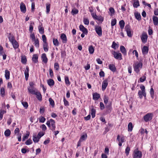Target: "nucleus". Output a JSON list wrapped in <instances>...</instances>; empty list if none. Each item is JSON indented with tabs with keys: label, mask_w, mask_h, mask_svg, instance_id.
Instances as JSON below:
<instances>
[{
	"label": "nucleus",
	"mask_w": 158,
	"mask_h": 158,
	"mask_svg": "<svg viewBox=\"0 0 158 158\" xmlns=\"http://www.w3.org/2000/svg\"><path fill=\"white\" fill-rule=\"evenodd\" d=\"M10 134L11 131L9 129L6 130L4 132V135L5 136L7 137L9 136L10 135Z\"/></svg>",
	"instance_id": "obj_31"
},
{
	"label": "nucleus",
	"mask_w": 158,
	"mask_h": 158,
	"mask_svg": "<svg viewBox=\"0 0 158 158\" xmlns=\"http://www.w3.org/2000/svg\"><path fill=\"white\" fill-rule=\"evenodd\" d=\"M29 135V133H27L26 135H25L23 138L22 139V141H25V139H27L28 138Z\"/></svg>",
	"instance_id": "obj_55"
},
{
	"label": "nucleus",
	"mask_w": 158,
	"mask_h": 158,
	"mask_svg": "<svg viewBox=\"0 0 158 158\" xmlns=\"http://www.w3.org/2000/svg\"><path fill=\"white\" fill-rule=\"evenodd\" d=\"M32 143V141L31 139H29L28 140L26 141L25 142V143L27 145H29Z\"/></svg>",
	"instance_id": "obj_46"
},
{
	"label": "nucleus",
	"mask_w": 158,
	"mask_h": 158,
	"mask_svg": "<svg viewBox=\"0 0 158 158\" xmlns=\"http://www.w3.org/2000/svg\"><path fill=\"white\" fill-rule=\"evenodd\" d=\"M46 124L52 131H54L55 130L56 126L55 125V122L54 120L52 119H50L49 120L47 121Z\"/></svg>",
	"instance_id": "obj_1"
},
{
	"label": "nucleus",
	"mask_w": 158,
	"mask_h": 158,
	"mask_svg": "<svg viewBox=\"0 0 158 158\" xmlns=\"http://www.w3.org/2000/svg\"><path fill=\"white\" fill-rule=\"evenodd\" d=\"M148 36L146 34L143 33L142 36L141 37V40L143 43H145L147 42Z\"/></svg>",
	"instance_id": "obj_8"
},
{
	"label": "nucleus",
	"mask_w": 158,
	"mask_h": 158,
	"mask_svg": "<svg viewBox=\"0 0 158 158\" xmlns=\"http://www.w3.org/2000/svg\"><path fill=\"white\" fill-rule=\"evenodd\" d=\"M5 77L6 80H8L10 78V72L8 70L6 69L5 71Z\"/></svg>",
	"instance_id": "obj_29"
},
{
	"label": "nucleus",
	"mask_w": 158,
	"mask_h": 158,
	"mask_svg": "<svg viewBox=\"0 0 158 158\" xmlns=\"http://www.w3.org/2000/svg\"><path fill=\"white\" fill-rule=\"evenodd\" d=\"M22 104L26 109H27L28 107V105L27 103L26 102H22Z\"/></svg>",
	"instance_id": "obj_45"
},
{
	"label": "nucleus",
	"mask_w": 158,
	"mask_h": 158,
	"mask_svg": "<svg viewBox=\"0 0 158 158\" xmlns=\"http://www.w3.org/2000/svg\"><path fill=\"white\" fill-rule=\"evenodd\" d=\"M28 90L29 93L34 94H35L36 93V91H37L35 89H34L33 88H28Z\"/></svg>",
	"instance_id": "obj_19"
},
{
	"label": "nucleus",
	"mask_w": 158,
	"mask_h": 158,
	"mask_svg": "<svg viewBox=\"0 0 158 158\" xmlns=\"http://www.w3.org/2000/svg\"><path fill=\"white\" fill-rule=\"evenodd\" d=\"M138 95L140 99H141L143 98V96L145 98L146 97V92L139 90L138 93Z\"/></svg>",
	"instance_id": "obj_12"
},
{
	"label": "nucleus",
	"mask_w": 158,
	"mask_h": 158,
	"mask_svg": "<svg viewBox=\"0 0 158 158\" xmlns=\"http://www.w3.org/2000/svg\"><path fill=\"white\" fill-rule=\"evenodd\" d=\"M60 38L61 39L63 40V43H66L67 41V37L66 35L62 33L61 34Z\"/></svg>",
	"instance_id": "obj_16"
},
{
	"label": "nucleus",
	"mask_w": 158,
	"mask_h": 158,
	"mask_svg": "<svg viewBox=\"0 0 158 158\" xmlns=\"http://www.w3.org/2000/svg\"><path fill=\"white\" fill-rule=\"evenodd\" d=\"M109 100L108 97L106 95H105L104 97L103 100L105 104H107Z\"/></svg>",
	"instance_id": "obj_41"
},
{
	"label": "nucleus",
	"mask_w": 158,
	"mask_h": 158,
	"mask_svg": "<svg viewBox=\"0 0 158 158\" xmlns=\"http://www.w3.org/2000/svg\"><path fill=\"white\" fill-rule=\"evenodd\" d=\"M46 13L48 14L49 13L50 11V4L49 3H47L46 4Z\"/></svg>",
	"instance_id": "obj_36"
},
{
	"label": "nucleus",
	"mask_w": 158,
	"mask_h": 158,
	"mask_svg": "<svg viewBox=\"0 0 158 158\" xmlns=\"http://www.w3.org/2000/svg\"><path fill=\"white\" fill-rule=\"evenodd\" d=\"M100 97V95L97 93H94L93 94V99L95 100H98Z\"/></svg>",
	"instance_id": "obj_18"
},
{
	"label": "nucleus",
	"mask_w": 158,
	"mask_h": 158,
	"mask_svg": "<svg viewBox=\"0 0 158 158\" xmlns=\"http://www.w3.org/2000/svg\"><path fill=\"white\" fill-rule=\"evenodd\" d=\"M114 57L116 59H119L121 60L122 59V54L120 52H118L114 51L113 53Z\"/></svg>",
	"instance_id": "obj_6"
},
{
	"label": "nucleus",
	"mask_w": 158,
	"mask_h": 158,
	"mask_svg": "<svg viewBox=\"0 0 158 158\" xmlns=\"http://www.w3.org/2000/svg\"><path fill=\"white\" fill-rule=\"evenodd\" d=\"M8 38L9 41L11 43L15 40V39L14 37L13 36H10L8 37Z\"/></svg>",
	"instance_id": "obj_48"
},
{
	"label": "nucleus",
	"mask_w": 158,
	"mask_h": 158,
	"mask_svg": "<svg viewBox=\"0 0 158 158\" xmlns=\"http://www.w3.org/2000/svg\"><path fill=\"white\" fill-rule=\"evenodd\" d=\"M61 57L63 58L65 56H66V53L65 51H61Z\"/></svg>",
	"instance_id": "obj_59"
},
{
	"label": "nucleus",
	"mask_w": 158,
	"mask_h": 158,
	"mask_svg": "<svg viewBox=\"0 0 158 158\" xmlns=\"http://www.w3.org/2000/svg\"><path fill=\"white\" fill-rule=\"evenodd\" d=\"M39 121L40 122L43 123L46 120L45 118L43 116H41L39 118Z\"/></svg>",
	"instance_id": "obj_47"
},
{
	"label": "nucleus",
	"mask_w": 158,
	"mask_h": 158,
	"mask_svg": "<svg viewBox=\"0 0 158 158\" xmlns=\"http://www.w3.org/2000/svg\"><path fill=\"white\" fill-rule=\"evenodd\" d=\"M91 113L92 117L93 118L95 117V116L96 110L94 108H92L91 110Z\"/></svg>",
	"instance_id": "obj_33"
},
{
	"label": "nucleus",
	"mask_w": 158,
	"mask_h": 158,
	"mask_svg": "<svg viewBox=\"0 0 158 158\" xmlns=\"http://www.w3.org/2000/svg\"><path fill=\"white\" fill-rule=\"evenodd\" d=\"M142 66V64L141 63H138L135 64L134 66V71L138 73L139 72L140 69H141Z\"/></svg>",
	"instance_id": "obj_4"
},
{
	"label": "nucleus",
	"mask_w": 158,
	"mask_h": 158,
	"mask_svg": "<svg viewBox=\"0 0 158 158\" xmlns=\"http://www.w3.org/2000/svg\"><path fill=\"white\" fill-rule=\"evenodd\" d=\"M40 139L36 135H34L33 137V140L34 142L37 143L39 141Z\"/></svg>",
	"instance_id": "obj_34"
},
{
	"label": "nucleus",
	"mask_w": 158,
	"mask_h": 158,
	"mask_svg": "<svg viewBox=\"0 0 158 158\" xmlns=\"http://www.w3.org/2000/svg\"><path fill=\"white\" fill-rule=\"evenodd\" d=\"M11 44L13 46V48L15 49L18 48L19 47V44L16 40L14 41L13 42H12Z\"/></svg>",
	"instance_id": "obj_24"
},
{
	"label": "nucleus",
	"mask_w": 158,
	"mask_h": 158,
	"mask_svg": "<svg viewBox=\"0 0 158 158\" xmlns=\"http://www.w3.org/2000/svg\"><path fill=\"white\" fill-rule=\"evenodd\" d=\"M92 16L93 19H96V18H98V16L95 13H92L91 14Z\"/></svg>",
	"instance_id": "obj_64"
},
{
	"label": "nucleus",
	"mask_w": 158,
	"mask_h": 158,
	"mask_svg": "<svg viewBox=\"0 0 158 158\" xmlns=\"http://www.w3.org/2000/svg\"><path fill=\"white\" fill-rule=\"evenodd\" d=\"M89 51L90 54H92L94 53V48L92 45H91L89 47Z\"/></svg>",
	"instance_id": "obj_39"
},
{
	"label": "nucleus",
	"mask_w": 158,
	"mask_h": 158,
	"mask_svg": "<svg viewBox=\"0 0 158 158\" xmlns=\"http://www.w3.org/2000/svg\"><path fill=\"white\" fill-rule=\"evenodd\" d=\"M21 62L24 64H25L27 62V59L25 57H22L21 58Z\"/></svg>",
	"instance_id": "obj_57"
},
{
	"label": "nucleus",
	"mask_w": 158,
	"mask_h": 158,
	"mask_svg": "<svg viewBox=\"0 0 158 158\" xmlns=\"http://www.w3.org/2000/svg\"><path fill=\"white\" fill-rule=\"evenodd\" d=\"M109 10L111 16H112L114 14V9L112 7H110L109 8Z\"/></svg>",
	"instance_id": "obj_49"
},
{
	"label": "nucleus",
	"mask_w": 158,
	"mask_h": 158,
	"mask_svg": "<svg viewBox=\"0 0 158 158\" xmlns=\"http://www.w3.org/2000/svg\"><path fill=\"white\" fill-rule=\"evenodd\" d=\"M20 9L22 12L24 13L26 12V7L25 5L23 3L21 2L20 4Z\"/></svg>",
	"instance_id": "obj_10"
},
{
	"label": "nucleus",
	"mask_w": 158,
	"mask_h": 158,
	"mask_svg": "<svg viewBox=\"0 0 158 158\" xmlns=\"http://www.w3.org/2000/svg\"><path fill=\"white\" fill-rule=\"evenodd\" d=\"M87 138V135L86 134H85L84 135H82L80 138V140H85Z\"/></svg>",
	"instance_id": "obj_52"
},
{
	"label": "nucleus",
	"mask_w": 158,
	"mask_h": 158,
	"mask_svg": "<svg viewBox=\"0 0 158 158\" xmlns=\"http://www.w3.org/2000/svg\"><path fill=\"white\" fill-rule=\"evenodd\" d=\"M96 20H97L98 21L102 22L104 20V18L103 17L101 16H98V18H96Z\"/></svg>",
	"instance_id": "obj_56"
},
{
	"label": "nucleus",
	"mask_w": 158,
	"mask_h": 158,
	"mask_svg": "<svg viewBox=\"0 0 158 158\" xmlns=\"http://www.w3.org/2000/svg\"><path fill=\"white\" fill-rule=\"evenodd\" d=\"M64 104L65 106H69V104L68 102L65 99L64 97Z\"/></svg>",
	"instance_id": "obj_63"
},
{
	"label": "nucleus",
	"mask_w": 158,
	"mask_h": 158,
	"mask_svg": "<svg viewBox=\"0 0 158 158\" xmlns=\"http://www.w3.org/2000/svg\"><path fill=\"white\" fill-rule=\"evenodd\" d=\"M39 31L41 34H43L44 33V28L43 27H41L39 28Z\"/></svg>",
	"instance_id": "obj_62"
},
{
	"label": "nucleus",
	"mask_w": 158,
	"mask_h": 158,
	"mask_svg": "<svg viewBox=\"0 0 158 158\" xmlns=\"http://www.w3.org/2000/svg\"><path fill=\"white\" fill-rule=\"evenodd\" d=\"M80 30L83 33L86 34L88 33V30L83 25H80L79 26Z\"/></svg>",
	"instance_id": "obj_11"
},
{
	"label": "nucleus",
	"mask_w": 158,
	"mask_h": 158,
	"mask_svg": "<svg viewBox=\"0 0 158 158\" xmlns=\"http://www.w3.org/2000/svg\"><path fill=\"white\" fill-rule=\"evenodd\" d=\"M108 85V82L107 80H105L102 83V90L104 91L106 89Z\"/></svg>",
	"instance_id": "obj_9"
},
{
	"label": "nucleus",
	"mask_w": 158,
	"mask_h": 158,
	"mask_svg": "<svg viewBox=\"0 0 158 158\" xmlns=\"http://www.w3.org/2000/svg\"><path fill=\"white\" fill-rule=\"evenodd\" d=\"M54 68L57 70H58L59 69V65L58 63H55L54 64Z\"/></svg>",
	"instance_id": "obj_51"
},
{
	"label": "nucleus",
	"mask_w": 158,
	"mask_h": 158,
	"mask_svg": "<svg viewBox=\"0 0 158 158\" xmlns=\"http://www.w3.org/2000/svg\"><path fill=\"white\" fill-rule=\"evenodd\" d=\"M119 24L121 29H123L125 25V22L123 20H121L119 22Z\"/></svg>",
	"instance_id": "obj_32"
},
{
	"label": "nucleus",
	"mask_w": 158,
	"mask_h": 158,
	"mask_svg": "<svg viewBox=\"0 0 158 158\" xmlns=\"http://www.w3.org/2000/svg\"><path fill=\"white\" fill-rule=\"evenodd\" d=\"M29 69L28 67H27L24 71L25 78L26 80H27L28 79V77H29Z\"/></svg>",
	"instance_id": "obj_13"
},
{
	"label": "nucleus",
	"mask_w": 158,
	"mask_h": 158,
	"mask_svg": "<svg viewBox=\"0 0 158 158\" xmlns=\"http://www.w3.org/2000/svg\"><path fill=\"white\" fill-rule=\"evenodd\" d=\"M148 47L146 46H144L142 49V52L143 55H145L148 53Z\"/></svg>",
	"instance_id": "obj_14"
},
{
	"label": "nucleus",
	"mask_w": 158,
	"mask_h": 158,
	"mask_svg": "<svg viewBox=\"0 0 158 158\" xmlns=\"http://www.w3.org/2000/svg\"><path fill=\"white\" fill-rule=\"evenodd\" d=\"M153 21L155 25H157L158 24V18L157 17L154 16L153 17Z\"/></svg>",
	"instance_id": "obj_21"
},
{
	"label": "nucleus",
	"mask_w": 158,
	"mask_h": 158,
	"mask_svg": "<svg viewBox=\"0 0 158 158\" xmlns=\"http://www.w3.org/2000/svg\"><path fill=\"white\" fill-rule=\"evenodd\" d=\"M35 94L36 95V97L40 101L42 100V95L40 92L38 91H36V93Z\"/></svg>",
	"instance_id": "obj_17"
},
{
	"label": "nucleus",
	"mask_w": 158,
	"mask_h": 158,
	"mask_svg": "<svg viewBox=\"0 0 158 158\" xmlns=\"http://www.w3.org/2000/svg\"><path fill=\"white\" fill-rule=\"evenodd\" d=\"M133 6L135 8H137L139 6V1L137 0L136 2H135L133 4Z\"/></svg>",
	"instance_id": "obj_40"
},
{
	"label": "nucleus",
	"mask_w": 158,
	"mask_h": 158,
	"mask_svg": "<svg viewBox=\"0 0 158 158\" xmlns=\"http://www.w3.org/2000/svg\"><path fill=\"white\" fill-rule=\"evenodd\" d=\"M134 15L135 18L138 20L140 21L141 19V16L140 14L138 12H135Z\"/></svg>",
	"instance_id": "obj_22"
},
{
	"label": "nucleus",
	"mask_w": 158,
	"mask_h": 158,
	"mask_svg": "<svg viewBox=\"0 0 158 158\" xmlns=\"http://www.w3.org/2000/svg\"><path fill=\"white\" fill-rule=\"evenodd\" d=\"M41 58L42 60V61L45 63H46L48 61V58L46 57V54L43 53L42 55Z\"/></svg>",
	"instance_id": "obj_15"
},
{
	"label": "nucleus",
	"mask_w": 158,
	"mask_h": 158,
	"mask_svg": "<svg viewBox=\"0 0 158 158\" xmlns=\"http://www.w3.org/2000/svg\"><path fill=\"white\" fill-rule=\"evenodd\" d=\"M5 91L4 88L2 87L0 89V94L2 97H4L5 96Z\"/></svg>",
	"instance_id": "obj_38"
},
{
	"label": "nucleus",
	"mask_w": 158,
	"mask_h": 158,
	"mask_svg": "<svg viewBox=\"0 0 158 158\" xmlns=\"http://www.w3.org/2000/svg\"><path fill=\"white\" fill-rule=\"evenodd\" d=\"M44 135V134L43 132H39L37 136L39 137V139H40V138L42 136H43Z\"/></svg>",
	"instance_id": "obj_60"
},
{
	"label": "nucleus",
	"mask_w": 158,
	"mask_h": 158,
	"mask_svg": "<svg viewBox=\"0 0 158 158\" xmlns=\"http://www.w3.org/2000/svg\"><path fill=\"white\" fill-rule=\"evenodd\" d=\"M34 41V44L35 46L38 48L39 47V42L38 38L35 39L33 40Z\"/></svg>",
	"instance_id": "obj_27"
},
{
	"label": "nucleus",
	"mask_w": 158,
	"mask_h": 158,
	"mask_svg": "<svg viewBox=\"0 0 158 158\" xmlns=\"http://www.w3.org/2000/svg\"><path fill=\"white\" fill-rule=\"evenodd\" d=\"M133 128L132 123L130 122L128 125V131L131 132L132 131Z\"/></svg>",
	"instance_id": "obj_30"
},
{
	"label": "nucleus",
	"mask_w": 158,
	"mask_h": 158,
	"mask_svg": "<svg viewBox=\"0 0 158 158\" xmlns=\"http://www.w3.org/2000/svg\"><path fill=\"white\" fill-rule=\"evenodd\" d=\"M116 23V20L115 19H113L111 21V25L112 26H114Z\"/></svg>",
	"instance_id": "obj_53"
},
{
	"label": "nucleus",
	"mask_w": 158,
	"mask_h": 158,
	"mask_svg": "<svg viewBox=\"0 0 158 158\" xmlns=\"http://www.w3.org/2000/svg\"><path fill=\"white\" fill-rule=\"evenodd\" d=\"M49 101L50 102V104L51 105L52 107H53L54 106V102L53 100L51 98H49Z\"/></svg>",
	"instance_id": "obj_50"
},
{
	"label": "nucleus",
	"mask_w": 158,
	"mask_h": 158,
	"mask_svg": "<svg viewBox=\"0 0 158 158\" xmlns=\"http://www.w3.org/2000/svg\"><path fill=\"white\" fill-rule=\"evenodd\" d=\"M112 103L111 102H109L108 104L106 105V108L108 110L111 111L112 109V108L111 107Z\"/></svg>",
	"instance_id": "obj_26"
},
{
	"label": "nucleus",
	"mask_w": 158,
	"mask_h": 158,
	"mask_svg": "<svg viewBox=\"0 0 158 158\" xmlns=\"http://www.w3.org/2000/svg\"><path fill=\"white\" fill-rule=\"evenodd\" d=\"M120 49L121 52L123 54L125 55H126V49L124 46H121L120 47Z\"/></svg>",
	"instance_id": "obj_23"
},
{
	"label": "nucleus",
	"mask_w": 158,
	"mask_h": 158,
	"mask_svg": "<svg viewBox=\"0 0 158 158\" xmlns=\"http://www.w3.org/2000/svg\"><path fill=\"white\" fill-rule=\"evenodd\" d=\"M109 69L113 72H115L116 70V68L114 65L113 64H110L109 66Z\"/></svg>",
	"instance_id": "obj_28"
},
{
	"label": "nucleus",
	"mask_w": 158,
	"mask_h": 158,
	"mask_svg": "<svg viewBox=\"0 0 158 158\" xmlns=\"http://www.w3.org/2000/svg\"><path fill=\"white\" fill-rule=\"evenodd\" d=\"M65 83L69 85L70 84V82L69 81V78L68 77H65Z\"/></svg>",
	"instance_id": "obj_58"
},
{
	"label": "nucleus",
	"mask_w": 158,
	"mask_h": 158,
	"mask_svg": "<svg viewBox=\"0 0 158 158\" xmlns=\"http://www.w3.org/2000/svg\"><path fill=\"white\" fill-rule=\"evenodd\" d=\"M146 78V77L145 76H143V77L140 78V81L141 82H143L145 80Z\"/></svg>",
	"instance_id": "obj_61"
},
{
	"label": "nucleus",
	"mask_w": 158,
	"mask_h": 158,
	"mask_svg": "<svg viewBox=\"0 0 158 158\" xmlns=\"http://www.w3.org/2000/svg\"><path fill=\"white\" fill-rule=\"evenodd\" d=\"M53 44L56 46H58L59 45V42L57 39H53Z\"/></svg>",
	"instance_id": "obj_35"
},
{
	"label": "nucleus",
	"mask_w": 158,
	"mask_h": 158,
	"mask_svg": "<svg viewBox=\"0 0 158 158\" xmlns=\"http://www.w3.org/2000/svg\"><path fill=\"white\" fill-rule=\"evenodd\" d=\"M150 95H151V97L152 98H154V91L153 89L152 88H151L150 90Z\"/></svg>",
	"instance_id": "obj_43"
},
{
	"label": "nucleus",
	"mask_w": 158,
	"mask_h": 158,
	"mask_svg": "<svg viewBox=\"0 0 158 158\" xmlns=\"http://www.w3.org/2000/svg\"><path fill=\"white\" fill-rule=\"evenodd\" d=\"M130 151V148L129 147H127L125 149V153L126 154V155L127 156H128V155H129Z\"/></svg>",
	"instance_id": "obj_54"
},
{
	"label": "nucleus",
	"mask_w": 158,
	"mask_h": 158,
	"mask_svg": "<svg viewBox=\"0 0 158 158\" xmlns=\"http://www.w3.org/2000/svg\"><path fill=\"white\" fill-rule=\"evenodd\" d=\"M142 157L141 152L138 150V149L135 150L133 154V158H141Z\"/></svg>",
	"instance_id": "obj_2"
},
{
	"label": "nucleus",
	"mask_w": 158,
	"mask_h": 158,
	"mask_svg": "<svg viewBox=\"0 0 158 158\" xmlns=\"http://www.w3.org/2000/svg\"><path fill=\"white\" fill-rule=\"evenodd\" d=\"M153 116V114L152 113H148L144 116V120L145 122H148L152 119Z\"/></svg>",
	"instance_id": "obj_3"
},
{
	"label": "nucleus",
	"mask_w": 158,
	"mask_h": 158,
	"mask_svg": "<svg viewBox=\"0 0 158 158\" xmlns=\"http://www.w3.org/2000/svg\"><path fill=\"white\" fill-rule=\"evenodd\" d=\"M34 24V23L33 22H31L30 23V26H29V31L30 32H32V31L33 30V26H32V24Z\"/></svg>",
	"instance_id": "obj_44"
},
{
	"label": "nucleus",
	"mask_w": 158,
	"mask_h": 158,
	"mask_svg": "<svg viewBox=\"0 0 158 158\" xmlns=\"http://www.w3.org/2000/svg\"><path fill=\"white\" fill-rule=\"evenodd\" d=\"M83 22L85 25H88L89 23V21L88 19L86 18H84Z\"/></svg>",
	"instance_id": "obj_42"
},
{
	"label": "nucleus",
	"mask_w": 158,
	"mask_h": 158,
	"mask_svg": "<svg viewBox=\"0 0 158 158\" xmlns=\"http://www.w3.org/2000/svg\"><path fill=\"white\" fill-rule=\"evenodd\" d=\"M47 83L48 85L50 86H53L54 84V82L52 79H49L48 80Z\"/></svg>",
	"instance_id": "obj_25"
},
{
	"label": "nucleus",
	"mask_w": 158,
	"mask_h": 158,
	"mask_svg": "<svg viewBox=\"0 0 158 158\" xmlns=\"http://www.w3.org/2000/svg\"><path fill=\"white\" fill-rule=\"evenodd\" d=\"M125 29L126 31L127 35L129 37H131L132 35L131 34V27L129 25L127 24L126 25L125 27Z\"/></svg>",
	"instance_id": "obj_5"
},
{
	"label": "nucleus",
	"mask_w": 158,
	"mask_h": 158,
	"mask_svg": "<svg viewBox=\"0 0 158 158\" xmlns=\"http://www.w3.org/2000/svg\"><path fill=\"white\" fill-rule=\"evenodd\" d=\"M38 56L37 54H34L32 58V60L34 63H37L38 62Z\"/></svg>",
	"instance_id": "obj_20"
},
{
	"label": "nucleus",
	"mask_w": 158,
	"mask_h": 158,
	"mask_svg": "<svg viewBox=\"0 0 158 158\" xmlns=\"http://www.w3.org/2000/svg\"><path fill=\"white\" fill-rule=\"evenodd\" d=\"M95 30L96 32L99 36H102V29L101 27L96 26Z\"/></svg>",
	"instance_id": "obj_7"
},
{
	"label": "nucleus",
	"mask_w": 158,
	"mask_h": 158,
	"mask_svg": "<svg viewBox=\"0 0 158 158\" xmlns=\"http://www.w3.org/2000/svg\"><path fill=\"white\" fill-rule=\"evenodd\" d=\"M78 10L77 9H76L75 8L72 9L71 12V14L73 15L78 14Z\"/></svg>",
	"instance_id": "obj_37"
}]
</instances>
